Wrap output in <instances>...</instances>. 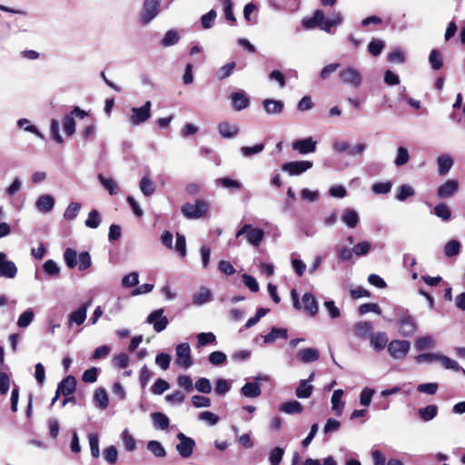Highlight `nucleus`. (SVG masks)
Instances as JSON below:
<instances>
[{
  "instance_id": "nucleus-1",
  "label": "nucleus",
  "mask_w": 465,
  "mask_h": 465,
  "mask_svg": "<svg viewBox=\"0 0 465 465\" xmlns=\"http://www.w3.org/2000/svg\"><path fill=\"white\" fill-rule=\"evenodd\" d=\"M64 260L69 269L78 268L79 271H85L92 265L91 255L88 252H77L72 248L65 249Z\"/></svg>"
},
{
  "instance_id": "nucleus-2",
  "label": "nucleus",
  "mask_w": 465,
  "mask_h": 465,
  "mask_svg": "<svg viewBox=\"0 0 465 465\" xmlns=\"http://www.w3.org/2000/svg\"><path fill=\"white\" fill-rule=\"evenodd\" d=\"M341 84L353 89L360 88L363 84L361 72L354 65H346L341 68L338 74Z\"/></svg>"
},
{
  "instance_id": "nucleus-3",
  "label": "nucleus",
  "mask_w": 465,
  "mask_h": 465,
  "mask_svg": "<svg viewBox=\"0 0 465 465\" xmlns=\"http://www.w3.org/2000/svg\"><path fill=\"white\" fill-rule=\"evenodd\" d=\"M291 297L293 302V307L296 310L303 308L310 316H315L318 313L319 306L318 302L314 295L310 292L304 293L302 297V302L299 301L298 293L295 289L291 291Z\"/></svg>"
},
{
  "instance_id": "nucleus-4",
  "label": "nucleus",
  "mask_w": 465,
  "mask_h": 465,
  "mask_svg": "<svg viewBox=\"0 0 465 465\" xmlns=\"http://www.w3.org/2000/svg\"><path fill=\"white\" fill-rule=\"evenodd\" d=\"M209 211V203L203 200L198 199L194 203H186L181 208L182 213L187 219H199L203 217Z\"/></svg>"
},
{
  "instance_id": "nucleus-5",
  "label": "nucleus",
  "mask_w": 465,
  "mask_h": 465,
  "mask_svg": "<svg viewBox=\"0 0 465 465\" xmlns=\"http://www.w3.org/2000/svg\"><path fill=\"white\" fill-rule=\"evenodd\" d=\"M152 103L146 101L140 107H133L128 116V122L132 126H138L145 123L152 115Z\"/></svg>"
},
{
  "instance_id": "nucleus-6",
  "label": "nucleus",
  "mask_w": 465,
  "mask_h": 465,
  "mask_svg": "<svg viewBox=\"0 0 465 465\" xmlns=\"http://www.w3.org/2000/svg\"><path fill=\"white\" fill-rule=\"evenodd\" d=\"M242 235H245L248 243L258 247L263 240L264 232L260 228H253L251 224H244L236 232L237 238Z\"/></svg>"
},
{
  "instance_id": "nucleus-7",
  "label": "nucleus",
  "mask_w": 465,
  "mask_h": 465,
  "mask_svg": "<svg viewBox=\"0 0 465 465\" xmlns=\"http://www.w3.org/2000/svg\"><path fill=\"white\" fill-rule=\"evenodd\" d=\"M161 0H144L140 14V20L143 25H148L160 12Z\"/></svg>"
},
{
  "instance_id": "nucleus-8",
  "label": "nucleus",
  "mask_w": 465,
  "mask_h": 465,
  "mask_svg": "<svg viewBox=\"0 0 465 465\" xmlns=\"http://www.w3.org/2000/svg\"><path fill=\"white\" fill-rule=\"evenodd\" d=\"M411 348V342L406 340H393L388 344V351L395 360L404 359Z\"/></svg>"
},
{
  "instance_id": "nucleus-9",
  "label": "nucleus",
  "mask_w": 465,
  "mask_h": 465,
  "mask_svg": "<svg viewBox=\"0 0 465 465\" xmlns=\"http://www.w3.org/2000/svg\"><path fill=\"white\" fill-rule=\"evenodd\" d=\"M175 362L178 366H181L184 369H189L193 365V362L189 343L183 342L178 344L175 348Z\"/></svg>"
},
{
  "instance_id": "nucleus-10",
  "label": "nucleus",
  "mask_w": 465,
  "mask_h": 465,
  "mask_svg": "<svg viewBox=\"0 0 465 465\" xmlns=\"http://www.w3.org/2000/svg\"><path fill=\"white\" fill-rule=\"evenodd\" d=\"M179 443L176 445V450L179 455L183 459H188L192 456L195 446L193 439L186 436L183 432L177 434Z\"/></svg>"
},
{
  "instance_id": "nucleus-11",
  "label": "nucleus",
  "mask_w": 465,
  "mask_h": 465,
  "mask_svg": "<svg viewBox=\"0 0 465 465\" xmlns=\"http://www.w3.org/2000/svg\"><path fill=\"white\" fill-rule=\"evenodd\" d=\"M163 309H157L152 312L146 318V322L152 324L156 332H161L166 329L169 321L163 316Z\"/></svg>"
},
{
  "instance_id": "nucleus-12",
  "label": "nucleus",
  "mask_w": 465,
  "mask_h": 465,
  "mask_svg": "<svg viewBox=\"0 0 465 465\" xmlns=\"http://www.w3.org/2000/svg\"><path fill=\"white\" fill-rule=\"evenodd\" d=\"M310 161H293L285 163L282 169L291 176L300 175L312 167Z\"/></svg>"
},
{
  "instance_id": "nucleus-13",
  "label": "nucleus",
  "mask_w": 465,
  "mask_h": 465,
  "mask_svg": "<svg viewBox=\"0 0 465 465\" xmlns=\"http://www.w3.org/2000/svg\"><path fill=\"white\" fill-rule=\"evenodd\" d=\"M317 141L312 136L296 140L292 143V150L298 152L300 154H308L316 151Z\"/></svg>"
},
{
  "instance_id": "nucleus-14",
  "label": "nucleus",
  "mask_w": 465,
  "mask_h": 465,
  "mask_svg": "<svg viewBox=\"0 0 465 465\" xmlns=\"http://www.w3.org/2000/svg\"><path fill=\"white\" fill-rule=\"evenodd\" d=\"M91 305V301L83 303L77 310L72 312L68 315L67 325L71 327L73 324L81 325L84 322L87 316V310Z\"/></svg>"
},
{
  "instance_id": "nucleus-15",
  "label": "nucleus",
  "mask_w": 465,
  "mask_h": 465,
  "mask_svg": "<svg viewBox=\"0 0 465 465\" xmlns=\"http://www.w3.org/2000/svg\"><path fill=\"white\" fill-rule=\"evenodd\" d=\"M17 267L14 262L6 260V254L0 252V275L13 279L16 276Z\"/></svg>"
},
{
  "instance_id": "nucleus-16",
  "label": "nucleus",
  "mask_w": 465,
  "mask_h": 465,
  "mask_svg": "<svg viewBox=\"0 0 465 465\" xmlns=\"http://www.w3.org/2000/svg\"><path fill=\"white\" fill-rule=\"evenodd\" d=\"M233 110L239 112L250 105V99L244 91L233 92L230 95Z\"/></svg>"
},
{
  "instance_id": "nucleus-17",
  "label": "nucleus",
  "mask_w": 465,
  "mask_h": 465,
  "mask_svg": "<svg viewBox=\"0 0 465 465\" xmlns=\"http://www.w3.org/2000/svg\"><path fill=\"white\" fill-rule=\"evenodd\" d=\"M416 323L414 319L410 316H404L399 320V331L404 337H411L414 334Z\"/></svg>"
},
{
  "instance_id": "nucleus-18",
  "label": "nucleus",
  "mask_w": 465,
  "mask_h": 465,
  "mask_svg": "<svg viewBox=\"0 0 465 465\" xmlns=\"http://www.w3.org/2000/svg\"><path fill=\"white\" fill-rule=\"evenodd\" d=\"M240 131V128L235 124L229 122H222L218 124V132L223 138L231 139L235 137Z\"/></svg>"
},
{
  "instance_id": "nucleus-19",
  "label": "nucleus",
  "mask_w": 465,
  "mask_h": 465,
  "mask_svg": "<svg viewBox=\"0 0 465 465\" xmlns=\"http://www.w3.org/2000/svg\"><path fill=\"white\" fill-rule=\"evenodd\" d=\"M76 380L74 376H67L58 384L57 391L64 396H70L75 391Z\"/></svg>"
},
{
  "instance_id": "nucleus-20",
  "label": "nucleus",
  "mask_w": 465,
  "mask_h": 465,
  "mask_svg": "<svg viewBox=\"0 0 465 465\" xmlns=\"http://www.w3.org/2000/svg\"><path fill=\"white\" fill-rule=\"evenodd\" d=\"M459 188V183L456 180H448L438 188L437 194L440 198H448L454 194Z\"/></svg>"
},
{
  "instance_id": "nucleus-21",
  "label": "nucleus",
  "mask_w": 465,
  "mask_h": 465,
  "mask_svg": "<svg viewBox=\"0 0 465 465\" xmlns=\"http://www.w3.org/2000/svg\"><path fill=\"white\" fill-rule=\"evenodd\" d=\"M262 107L268 114H279L283 111L284 104L281 100L264 99Z\"/></svg>"
},
{
  "instance_id": "nucleus-22",
  "label": "nucleus",
  "mask_w": 465,
  "mask_h": 465,
  "mask_svg": "<svg viewBox=\"0 0 465 465\" xmlns=\"http://www.w3.org/2000/svg\"><path fill=\"white\" fill-rule=\"evenodd\" d=\"M325 19L324 12L321 9H318L314 12L312 17L302 20V25L309 29L314 27L320 28Z\"/></svg>"
},
{
  "instance_id": "nucleus-23",
  "label": "nucleus",
  "mask_w": 465,
  "mask_h": 465,
  "mask_svg": "<svg viewBox=\"0 0 465 465\" xmlns=\"http://www.w3.org/2000/svg\"><path fill=\"white\" fill-rule=\"evenodd\" d=\"M454 163L453 158L449 154H442L437 158L438 173L440 175L447 174Z\"/></svg>"
},
{
  "instance_id": "nucleus-24",
  "label": "nucleus",
  "mask_w": 465,
  "mask_h": 465,
  "mask_svg": "<svg viewBox=\"0 0 465 465\" xmlns=\"http://www.w3.org/2000/svg\"><path fill=\"white\" fill-rule=\"evenodd\" d=\"M261 393L260 384L253 381L246 382L241 389V394L246 398H257Z\"/></svg>"
},
{
  "instance_id": "nucleus-25",
  "label": "nucleus",
  "mask_w": 465,
  "mask_h": 465,
  "mask_svg": "<svg viewBox=\"0 0 465 465\" xmlns=\"http://www.w3.org/2000/svg\"><path fill=\"white\" fill-rule=\"evenodd\" d=\"M343 395V391L339 389L335 390L332 393L331 402V409L335 412L336 415L341 416L342 414V411L345 405V402L342 401L341 398Z\"/></svg>"
},
{
  "instance_id": "nucleus-26",
  "label": "nucleus",
  "mask_w": 465,
  "mask_h": 465,
  "mask_svg": "<svg viewBox=\"0 0 465 465\" xmlns=\"http://www.w3.org/2000/svg\"><path fill=\"white\" fill-rule=\"evenodd\" d=\"M35 206L42 213H50L54 206V199L48 194L41 195L37 199Z\"/></svg>"
},
{
  "instance_id": "nucleus-27",
  "label": "nucleus",
  "mask_w": 465,
  "mask_h": 465,
  "mask_svg": "<svg viewBox=\"0 0 465 465\" xmlns=\"http://www.w3.org/2000/svg\"><path fill=\"white\" fill-rule=\"evenodd\" d=\"M16 125L23 129L25 132L34 134L36 137L41 140L45 139V135L38 130V128L31 124V121L27 118H20L16 121Z\"/></svg>"
},
{
  "instance_id": "nucleus-28",
  "label": "nucleus",
  "mask_w": 465,
  "mask_h": 465,
  "mask_svg": "<svg viewBox=\"0 0 465 465\" xmlns=\"http://www.w3.org/2000/svg\"><path fill=\"white\" fill-rule=\"evenodd\" d=\"M283 339L286 340L288 338V331L285 328H277L273 327L272 328L271 331L263 336V341L265 343H272L277 339Z\"/></svg>"
},
{
  "instance_id": "nucleus-29",
  "label": "nucleus",
  "mask_w": 465,
  "mask_h": 465,
  "mask_svg": "<svg viewBox=\"0 0 465 465\" xmlns=\"http://www.w3.org/2000/svg\"><path fill=\"white\" fill-rule=\"evenodd\" d=\"M298 357L304 363L316 361L320 358V352L314 348H306L298 351Z\"/></svg>"
},
{
  "instance_id": "nucleus-30",
  "label": "nucleus",
  "mask_w": 465,
  "mask_h": 465,
  "mask_svg": "<svg viewBox=\"0 0 465 465\" xmlns=\"http://www.w3.org/2000/svg\"><path fill=\"white\" fill-rule=\"evenodd\" d=\"M151 418L154 428L158 430H167L170 426V420L166 414L163 412H153L151 414Z\"/></svg>"
},
{
  "instance_id": "nucleus-31",
  "label": "nucleus",
  "mask_w": 465,
  "mask_h": 465,
  "mask_svg": "<svg viewBox=\"0 0 465 465\" xmlns=\"http://www.w3.org/2000/svg\"><path fill=\"white\" fill-rule=\"evenodd\" d=\"M279 410L282 412L292 415L301 413L303 411V407L298 401H290L281 404Z\"/></svg>"
},
{
  "instance_id": "nucleus-32",
  "label": "nucleus",
  "mask_w": 465,
  "mask_h": 465,
  "mask_svg": "<svg viewBox=\"0 0 465 465\" xmlns=\"http://www.w3.org/2000/svg\"><path fill=\"white\" fill-rule=\"evenodd\" d=\"M370 341L371 347L376 351H381L385 348L388 338L384 332H375L371 334Z\"/></svg>"
},
{
  "instance_id": "nucleus-33",
  "label": "nucleus",
  "mask_w": 465,
  "mask_h": 465,
  "mask_svg": "<svg viewBox=\"0 0 465 465\" xmlns=\"http://www.w3.org/2000/svg\"><path fill=\"white\" fill-rule=\"evenodd\" d=\"M435 346L436 341L431 335L418 337L415 341V349L420 351L433 349Z\"/></svg>"
},
{
  "instance_id": "nucleus-34",
  "label": "nucleus",
  "mask_w": 465,
  "mask_h": 465,
  "mask_svg": "<svg viewBox=\"0 0 465 465\" xmlns=\"http://www.w3.org/2000/svg\"><path fill=\"white\" fill-rule=\"evenodd\" d=\"M341 220L347 225V227L352 229L357 226L360 221V217L355 210L346 209L342 213Z\"/></svg>"
},
{
  "instance_id": "nucleus-35",
  "label": "nucleus",
  "mask_w": 465,
  "mask_h": 465,
  "mask_svg": "<svg viewBox=\"0 0 465 465\" xmlns=\"http://www.w3.org/2000/svg\"><path fill=\"white\" fill-rule=\"evenodd\" d=\"M98 180L100 181L103 187L111 194H117L119 193V185L117 182L112 178H106L103 174L98 175Z\"/></svg>"
},
{
  "instance_id": "nucleus-36",
  "label": "nucleus",
  "mask_w": 465,
  "mask_h": 465,
  "mask_svg": "<svg viewBox=\"0 0 465 465\" xmlns=\"http://www.w3.org/2000/svg\"><path fill=\"white\" fill-rule=\"evenodd\" d=\"M212 292L210 289L203 287L193 297V302L196 305H203L211 301Z\"/></svg>"
},
{
  "instance_id": "nucleus-37",
  "label": "nucleus",
  "mask_w": 465,
  "mask_h": 465,
  "mask_svg": "<svg viewBox=\"0 0 465 465\" xmlns=\"http://www.w3.org/2000/svg\"><path fill=\"white\" fill-rule=\"evenodd\" d=\"M94 401L97 407L102 410H105L109 404V399L105 390L103 388L96 389L94 395Z\"/></svg>"
},
{
  "instance_id": "nucleus-38",
  "label": "nucleus",
  "mask_w": 465,
  "mask_h": 465,
  "mask_svg": "<svg viewBox=\"0 0 465 465\" xmlns=\"http://www.w3.org/2000/svg\"><path fill=\"white\" fill-rule=\"evenodd\" d=\"M415 194V190L409 184H401L397 189V193L395 195V199L399 202H404L409 197H411Z\"/></svg>"
},
{
  "instance_id": "nucleus-39",
  "label": "nucleus",
  "mask_w": 465,
  "mask_h": 465,
  "mask_svg": "<svg viewBox=\"0 0 465 465\" xmlns=\"http://www.w3.org/2000/svg\"><path fill=\"white\" fill-rule=\"evenodd\" d=\"M410 153L406 147L399 146L393 163L397 167L405 165L410 161Z\"/></svg>"
},
{
  "instance_id": "nucleus-40",
  "label": "nucleus",
  "mask_w": 465,
  "mask_h": 465,
  "mask_svg": "<svg viewBox=\"0 0 465 465\" xmlns=\"http://www.w3.org/2000/svg\"><path fill=\"white\" fill-rule=\"evenodd\" d=\"M353 331L357 337L365 338L371 334L372 325L369 322H361L354 325Z\"/></svg>"
},
{
  "instance_id": "nucleus-41",
  "label": "nucleus",
  "mask_w": 465,
  "mask_h": 465,
  "mask_svg": "<svg viewBox=\"0 0 465 465\" xmlns=\"http://www.w3.org/2000/svg\"><path fill=\"white\" fill-rule=\"evenodd\" d=\"M147 450L156 458H163L166 455L164 447L158 440L148 441Z\"/></svg>"
},
{
  "instance_id": "nucleus-42",
  "label": "nucleus",
  "mask_w": 465,
  "mask_h": 465,
  "mask_svg": "<svg viewBox=\"0 0 465 465\" xmlns=\"http://www.w3.org/2000/svg\"><path fill=\"white\" fill-rule=\"evenodd\" d=\"M438 361H440L446 370H451L453 371H460L462 370V367L456 361L444 354L440 353Z\"/></svg>"
},
{
  "instance_id": "nucleus-43",
  "label": "nucleus",
  "mask_w": 465,
  "mask_h": 465,
  "mask_svg": "<svg viewBox=\"0 0 465 465\" xmlns=\"http://www.w3.org/2000/svg\"><path fill=\"white\" fill-rule=\"evenodd\" d=\"M438 413V407L434 404L428 405L425 408H420L419 410V415L420 419L424 421H430L433 420Z\"/></svg>"
},
{
  "instance_id": "nucleus-44",
  "label": "nucleus",
  "mask_w": 465,
  "mask_h": 465,
  "mask_svg": "<svg viewBox=\"0 0 465 465\" xmlns=\"http://www.w3.org/2000/svg\"><path fill=\"white\" fill-rule=\"evenodd\" d=\"M180 35L178 32L174 29H171L165 33L163 39L161 40V45L164 47H169L174 45L179 42Z\"/></svg>"
},
{
  "instance_id": "nucleus-45",
  "label": "nucleus",
  "mask_w": 465,
  "mask_h": 465,
  "mask_svg": "<svg viewBox=\"0 0 465 465\" xmlns=\"http://www.w3.org/2000/svg\"><path fill=\"white\" fill-rule=\"evenodd\" d=\"M313 391V386L308 384V381L302 380L298 388L296 389L295 394L300 399H308Z\"/></svg>"
},
{
  "instance_id": "nucleus-46",
  "label": "nucleus",
  "mask_w": 465,
  "mask_h": 465,
  "mask_svg": "<svg viewBox=\"0 0 465 465\" xmlns=\"http://www.w3.org/2000/svg\"><path fill=\"white\" fill-rule=\"evenodd\" d=\"M461 244L457 240L449 241L444 246V253L447 257L457 256L460 252Z\"/></svg>"
},
{
  "instance_id": "nucleus-47",
  "label": "nucleus",
  "mask_w": 465,
  "mask_h": 465,
  "mask_svg": "<svg viewBox=\"0 0 465 465\" xmlns=\"http://www.w3.org/2000/svg\"><path fill=\"white\" fill-rule=\"evenodd\" d=\"M429 63L433 70H440L443 65V58L437 49H432L429 55Z\"/></svg>"
},
{
  "instance_id": "nucleus-48",
  "label": "nucleus",
  "mask_w": 465,
  "mask_h": 465,
  "mask_svg": "<svg viewBox=\"0 0 465 465\" xmlns=\"http://www.w3.org/2000/svg\"><path fill=\"white\" fill-rule=\"evenodd\" d=\"M155 183L148 177H143L140 181V190L144 196H151L155 192Z\"/></svg>"
},
{
  "instance_id": "nucleus-49",
  "label": "nucleus",
  "mask_w": 465,
  "mask_h": 465,
  "mask_svg": "<svg viewBox=\"0 0 465 465\" xmlns=\"http://www.w3.org/2000/svg\"><path fill=\"white\" fill-rule=\"evenodd\" d=\"M34 319H35L34 311L32 309H27L18 317V320L16 322L17 326L19 328H26L32 323Z\"/></svg>"
},
{
  "instance_id": "nucleus-50",
  "label": "nucleus",
  "mask_w": 465,
  "mask_h": 465,
  "mask_svg": "<svg viewBox=\"0 0 465 465\" xmlns=\"http://www.w3.org/2000/svg\"><path fill=\"white\" fill-rule=\"evenodd\" d=\"M235 66H236L235 62H230V63L223 65L222 67H220L215 73L217 79L223 80V79L231 76L233 73Z\"/></svg>"
},
{
  "instance_id": "nucleus-51",
  "label": "nucleus",
  "mask_w": 465,
  "mask_h": 465,
  "mask_svg": "<svg viewBox=\"0 0 465 465\" xmlns=\"http://www.w3.org/2000/svg\"><path fill=\"white\" fill-rule=\"evenodd\" d=\"M216 337L213 332H201L197 334V347L201 348L209 344H215Z\"/></svg>"
},
{
  "instance_id": "nucleus-52",
  "label": "nucleus",
  "mask_w": 465,
  "mask_h": 465,
  "mask_svg": "<svg viewBox=\"0 0 465 465\" xmlns=\"http://www.w3.org/2000/svg\"><path fill=\"white\" fill-rule=\"evenodd\" d=\"M102 219L99 212L97 210H92L88 213V217L84 222L86 227L91 229H96L101 224Z\"/></svg>"
},
{
  "instance_id": "nucleus-53",
  "label": "nucleus",
  "mask_w": 465,
  "mask_h": 465,
  "mask_svg": "<svg viewBox=\"0 0 465 465\" xmlns=\"http://www.w3.org/2000/svg\"><path fill=\"white\" fill-rule=\"evenodd\" d=\"M215 184L222 186L226 189L239 190L242 187V183L236 180L229 177L219 178L215 180Z\"/></svg>"
},
{
  "instance_id": "nucleus-54",
  "label": "nucleus",
  "mask_w": 465,
  "mask_h": 465,
  "mask_svg": "<svg viewBox=\"0 0 465 465\" xmlns=\"http://www.w3.org/2000/svg\"><path fill=\"white\" fill-rule=\"evenodd\" d=\"M88 441L90 446L91 456L97 459L100 456L99 436L97 433H89Z\"/></svg>"
},
{
  "instance_id": "nucleus-55",
  "label": "nucleus",
  "mask_w": 465,
  "mask_h": 465,
  "mask_svg": "<svg viewBox=\"0 0 465 465\" xmlns=\"http://www.w3.org/2000/svg\"><path fill=\"white\" fill-rule=\"evenodd\" d=\"M121 439L126 451L132 452L136 449V441L127 429L122 432Z\"/></svg>"
},
{
  "instance_id": "nucleus-56",
  "label": "nucleus",
  "mask_w": 465,
  "mask_h": 465,
  "mask_svg": "<svg viewBox=\"0 0 465 465\" xmlns=\"http://www.w3.org/2000/svg\"><path fill=\"white\" fill-rule=\"evenodd\" d=\"M63 129L68 136H72L75 134V121L73 115L65 114L62 121Z\"/></svg>"
},
{
  "instance_id": "nucleus-57",
  "label": "nucleus",
  "mask_w": 465,
  "mask_h": 465,
  "mask_svg": "<svg viewBox=\"0 0 465 465\" xmlns=\"http://www.w3.org/2000/svg\"><path fill=\"white\" fill-rule=\"evenodd\" d=\"M81 207L82 206L79 203H71L64 213V218L67 221L74 220L77 217Z\"/></svg>"
},
{
  "instance_id": "nucleus-58",
  "label": "nucleus",
  "mask_w": 465,
  "mask_h": 465,
  "mask_svg": "<svg viewBox=\"0 0 465 465\" xmlns=\"http://www.w3.org/2000/svg\"><path fill=\"white\" fill-rule=\"evenodd\" d=\"M283 455L284 450L282 448L275 447L272 449L268 457L270 465H280Z\"/></svg>"
},
{
  "instance_id": "nucleus-59",
  "label": "nucleus",
  "mask_w": 465,
  "mask_h": 465,
  "mask_svg": "<svg viewBox=\"0 0 465 465\" xmlns=\"http://www.w3.org/2000/svg\"><path fill=\"white\" fill-rule=\"evenodd\" d=\"M385 44L381 39H372L368 45V51L373 56H378L382 52Z\"/></svg>"
},
{
  "instance_id": "nucleus-60",
  "label": "nucleus",
  "mask_w": 465,
  "mask_h": 465,
  "mask_svg": "<svg viewBox=\"0 0 465 465\" xmlns=\"http://www.w3.org/2000/svg\"><path fill=\"white\" fill-rule=\"evenodd\" d=\"M198 420L206 422L209 426H214L219 421V416L213 412L205 411L198 414Z\"/></svg>"
},
{
  "instance_id": "nucleus-61",
  "label": "nucleus",
  "mask_w": 465,
  "mask_h": 465,
  "mask_svg": "<svg viewBox=\"0 0 465 465\" xmlns=\"http://www.w3.org/2000/svg\"><path fill=\"white\" fill-rule=\"evenodd\" d=\"M103 456L109 464H115L118 459V450L114 445H111L104 450Z\"/></svg>"
},
{
  "instance_id": "nucleus-62",
  "label": "nucleus",
  "mask_w": 465,
  "mask_h": 465,
  "mask_svg": "<svg viewBox=\"0 0 465 465\" xmlns=\"http://www.w3.org/2000/svg\"><path fill=\"white\" fill-rule=\"evenodd\" d=\"M391 182H379L372 184L371 192L375 194H386L391 190Z\"/></svg>"
},
{
  "instance_id": "nucleus-63",
  "label": "nucleus",
  "mask_w": 465,
  "mask_h": 465,
  "mask_svg": "<svg viewBox=\"0 0 465 465\" xmlns=\"http://www.w3.org/2000/svg\"><path fill=\"white\" fill-rule=\"evenodd\" d=\"M217 13L214 9L210 10L207 14L203 15L201 18V24L203 29H210L214 25Z\"/></svg>"
},
{
  "instance_id": "nucleus-64",
  "label": "nucleus",
  "mask_w": 465,
  "mask_h": 465,
  "mask_svg": "<svg viewBox=\"0 0 465 465\" xmlns=\"http://www.w3.org/2000/svg\"><path fill=\"white\" fill-rule=\"evenodd\" d=\"M43 271L49 276H57L60 273V267L54 260H47L43 264Z\"/></svg>"
}]
</instances>
